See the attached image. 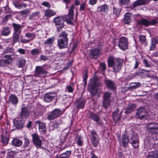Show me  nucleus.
I'll return each instance as SVG.
<instances>
[{
    "instance_id": "obj_1",
    "label": "nucleus",
    "mask_w": 158,
    "mask_h": 158,
    "mask_svg": "<svg viewBox=\"0 0 158 158\" xmlns=\"http://www.w3.org/2000/svg\"><path fill=\"white\" fill-rule=\"evenodd\" d=\"M129 142L134 148H137L139 146V136L135 132H132L128 135L127 137L125 135L122 136V143L124 147H126L128 142Z\"/></svg>"
},
{
    "instance_id": "obj_2",
    "label": "nucleus",
    "mask_w": 158,
    "mask_h": 158,
    "mask_svg": "<svg viewBox=\"0 0 158 158\" xmlns=\"http://www.w3.org/2000/svg\"><path fill=\"white\" fill-rule=\"evenodd\" d=\"M98 85V81L95 78H93L90 80L88 84V90L91 94L94 95L97 92Z\"/></svg>"
},
{
    "instance_id": "obj_3",
    "label": "nucleus",
    "mask_w": 158,
    "mask_h": 158,
    "mask_svg": "<svg viewBox=\"0 0 158 158\" xmlns=\"http://www.w3.org/2000/svg\"><path fill=\"white\" fill-rule=\"evenodd\" d=\"M147 129L149 132L153 134H158V124L156 123H149L147 125Z\"/></svg>"
},
{
    "instance_id": "obj_4",
    "label": "nucleus",
    "mask_w": 158,
    "mask_h": 158,
    "mask_svg": "<svg viewBox=\"0 0 158 158\" xmlns=\"http://www.w3.org/2000/svg\"><path fill=\"white\" fill-rule=\"evenodd\" d=\"M53 22L58 31H60L61 29L64 27V24L63 17L59 16L56 17L53 19Z\"/></svg>"
},
{
    "instance_id": "obj_5",
    "label": "nucleus",
    "mask_w": 158,
    "mask_h": 158,
    "mask_svg": "<svg viewBox=\"0 0 158 158\" xmlns=\"http://www.w3.org/2000/svg\"><path fill=\"white\" fill-rule=\"evenodd\" d=\"M12 59L10 55L5 56L4 58L0 59V67L7 66L11 63Z\"/></svg>"
},
{
    "instance_id": "obj_6",
    "label": "nucleus",
    "mask_w": 158,
    "mask_h": 158,
    "mask_svg": "<svg viewBox=\"0 0 158 158\" xmlns=\"http://www.w3.org/2000/svg\"><path fill=\"white\" fill-rule=\"evenodd\" d=\"M123 64V60L120 59H117L113 66V70L114 72H118L121 69Z\"/></svg>"
},
{
    "instance_id": "obj_7",
    "label": "nucleus",
    "mask_w": 158,
    "mask_h": 158,
    "mask_svg": "<svg viewBox=\"0 0 158 158\" xmlns=\"http://www.w3.org/2000/svg\"><path fill=\"white\" fill-rule=\"evenodd\" d=\"M119 47L122 50H125L127 48V39L124 37H122L119 40L118 44Z\"/></svg>"
},
{
    "instance_id": "obj_8",
    "label": "nucleus",
    "mask_w": 158,
    "mask_h": 158,
    "mask_svg": "<svg viewBox=\"0 0 158 158\" xmlns=\"http://www.w3.org/2000/svg\"><path fill=\"white\" fill-rule=\"evenodd\" d=\"M110 97L111 94L109 92H106L104 94L103 104L105 108H106L110 106Z\"/></svg>"
},
{
    "instance_id": "obj_9",
    "label": "nucleus",
    "mask_w": 158,
    "mask_h": 158,
    "mask_svg": "<svg viewBox=\"0 0 158 158\" xmlns=\"http://www.w3.org/2000/svg\"><path fill=\"white\" fill-rule=\"evenodd\" d=\"M47 71L41 67H37L36 68L35 75L37 77H44L47 74Z\"/></svg>"
},
{
    "instance_id": "obj_10",
    "label": "nucleus",
    "mask_w": 158,
    "mask_h": 158,
    "mask_svg": "<svg viewBox=\"0 0 158 158\" xmlns=\"http://www.w3.org/2000/svg\"><path fill=\"white\" fill-rule=\"evenodd\" d=\"M32 141L33 143L37 147H41L42 144V142L40 139L38 135L36 133H34L32 135Z\"/></svg>"
},
{
    "instance_id": "obj_11",
    "label": "nucleus",
    "mask_w": 158,
    "mask_h": 158,
    "mask_svg": "<svg viewBox=\"0 0 158 158\" xmlns=\"http://www.w3.org/2000/svg\"><path fill=\"white\" fill-rule=\"evenodd\" d=\"M68 40L63 39H57V45L60 49L66 48L68 44Z\"/></svg>"
},
{
    "instance_id": "obj_12",
    "label": "nucleus",
    "mask_w": 158,
    "mask_h": 158,
    "mask_svg": "<svg viewBox=\"0 0 158 158\" xmlns=\"http://www.w3.org/2000/svg\"><path fill=\"white\" fill-rule=\"evenodd\" d=\"M132 15L130 12H127L124 15L123 22L125 24H129L132 22Z\"/></svg>"
},
{
    "instance_id": "obj_13",
    "label": "nucleus",
    "mask_w": 158,
    "mask_h": 158,
    "mask_svg": "<svg viewBox=\"0 0 158 158\" xmlns=\"http://www.w3.org/2000/svg\"><path fill=\"white\" fill-rule=\"evenodd\" d=\"M145 110L144 108H140L137 110L136 115L138 116L141 118H146L148 117V115L145 112Z\"/></svg>"
},
{
    "instance_id": "obj_14",
    "label": "nucleus",
    "mask_w": 158,
    "mask_h": 158,
    "mask_svg": "<svg viewBox=\"0 0 158 158\" xmlns=\"http://www.w3.org/2000/svg\"><path fill=\"white\" fill-rule=\"evenodd\" d=\"M24 122L23 119H14L13 120L15 126L19 129L21 128L23 126Z\"/></svg>"
},
{
    "instance_id": "obj_15",
    "label": "nucleus",
    "mask_w": 158,
    "mask_h": 158,
    "mask_svg": "<svg viewBox=\"0 0 158 158\" xmlns=\"http://www.w3.org/2000/svg\"><path fill=\"white\" fill-rule=\"evenodd\" d=\"M61 114V111L58 109H55L52 113L49 115L48 118H56L60 115Z\"/></svg>"
},
{
    "instance_id": "obj_16",
    "label": "nucleus",
    "mask_w": 158,
    "mask_h": 158,
    "mask_svg": "<svg viewBox=\"0 0 158 158\" xmlns=\"http://www.w3.org/2000/svg\"><path fill=\"white\" fill-rule=\"evenodd\" d=\"M35 125L38 126L40 131L45 133L46 131L45 125L44 123L40 122V121H36L35 122Z\"/></svg>"
},
{
    "instance_id": "obj_17",
    "label": "nucleus",
    "mask_w": 158,
    "mask_h": 158,
    "mask_svg": "<svg viewBox=\"0 0 158 158\" xmlns=\"http://www.w3.org/2000/svg\"><path fill=\"white\" fill-rule=\"evenodd\" d=\"M11 29L9 27L6 26L3 27L1 33V35L2 36H6L10 33Z\"/></svg>"
},
{
    "instance_id": "obj_18",
    "label": "nucleus",
    "mask_w": 158,
    "mask_h": 158,
    "mask_svg": "<svg viewBox=\"0 0 158 158\" xmlns=\"http://www.w3.org/2000/svg\"><path fill=\"white\" fill-rule=\"evenodd\" d=\"M148 2V0H137L135 1L132 5L133 7L137 6L142 5Z\"/></svg>"
},
{
    "instance_id": "obj_19",
    "label": "nucleus",
    "mask_w": 158,
    "mask_h": 158,
    "mask_svg": "<svg viewBox=\"0 0 158 158\" xmlns=\"http://www.w3.org/2000/svg\"><path fill=\"white\" fill-rule=\"evenodd\" d=\"M73 14H71L69 13L67 15L63 17L64 19L68 23L72 24V21L73 19Z\"/></svg>"
},
{
    "instance_id": "obj_20",
    "label": "nucleus",
    "mask_w": 158,
    "mask_h": 158,
    "mask_svg": "<svg viewBox=\"0 0 158 158\" xmlns=\"http://www.w3.org/2000/svg\"><path fill=\"white\" fill-rule=\"evenodd\" d=\"M158 157V149L148 153L147 156V158H157Z\"/></svg>"
},
{
    "instance_id": "obj_21",
    "label": "nucleus",
    "mask_w": 158,
    "mask_h": 158,
    "mask_svg": "<svg viewBox=\"0 0 158 158\" xmlns=\"http://www.w3.org/2000/svg\"><path fill=\"white\" fill-rule=\"evenodd\" d=\"M54 98V96L51 94L47 93L45 94L44 100L46 102H50Z\"/></svg>"
},
{
    "instance_id": "obj_22",
    "label": "nucleus",
    "mask_w": 158,
    "mask_h": 158,
    "mask_svg": "<svg viewBox=\"0 0 158 158\" xmlns=\"http://www.w3.org/2000/svg\"><path fill=\"white\" fill-rule=\"evenodd\" d=\"M100 48L98 49H92L91 50L90 55L92 57L96 59L98 56L99 55Z\"/></svg>"
},
{
    "instance_id": "obj_23",
    "label": "nucleus",
    "mask_w": 158,
    "mask_h": 158,
    "mask_svg": "<svg viewBox=\"0 0 158 158\" xmlns=\"http://www.w3.org/2000/svg\"><path fill=\"white\" fill-rule=\"evenodd\" d=\"M29 114V112L28 109L26 107H23L22 109L21 114V118H27Z\"/></svg>"
},
{
    "instance_id": "obj_24",
    "label": "nucleus",
    "mask_w": 158,
    "mask_h": 158,
    "mask_svg": "<svg viewBox=\"0 0 158 158\" xmlns=\"http://www.w3.org/2000/svg\"><path fill=\"white\" fill-rule=\"evenodd\" d=\"M12 143L14 146L19 147L22 145V142L20 139L17 138H15L12 140Z\"/></svg>"
},
{
    "instance_id": "obj_25",
    "label": "nucleus",
    "mask_w": 158,
    "mask_h": 158,
    "mask_svg": "<svg viewBox=\"0 0 158 158\" xmlns=\"http://www.w3.org/2000/svg\"><path fill=\"white\" fill-rule=\"evenodd\" d=\"M56 14V12L51 9H48L44 12L45 16L48 17H50Z\"/></svg>"
},
{
    "instance_id": "obj_26",
    "label": "nucleus",
    "mask_w": 158,
    "mask_h": 158,
    "mask_svg": "<svg viewBox=\"0 0 158 158\" xmlns=\"http://www.w3.org/2000/svg\"><path fill=\"white\" fill-rule=\"evenodd\" d=\"M9 101L14 104H16L18 102L17 97L15 95L12 94L9 97Z\"/></svg>"
},
{
    "instance_id": "obj_27",
    "label": "nucleus",
    "mask_w": 158,
    "mask_h": 158,
    "mask_svg": "<svg viewBox=\"0 0 158 158\" xmlns=\"http://www.w3.org/2000/svg\"><path fill=\"white\" fill-rule=\"evenodd\" d=\"M158 139V135H156L155 137L153 138L151 137H148L147 140L148 144L150 145H154L156 143L154 142L155 141L157 140Z\"/></svg>"
},
{
    "instance_id": "obj_28",
    "label": "nucleus",
    "mask_w": 158,
    "mask_h": 158,
    "mask_svg": "<svg viewBox=\"0 0 158 158\" xmlns=\"http://www.w3.org/2000/svg\"><path fill=\"white\" fill-rule=\"evenodd\" d=\"M116 59H115V58L113 56H110L109 57L108 60V66L109 67H112L114 64Z\"/></svg>"
},
{
    "instance_id": "obj_29",
    "label": "nucleus",
    "mask_w": 158,
    "mask_h": 158,
    "mask_svg": "<svg viewBox=\"0 0 158 158\" xmlns=\"http://www.w3.org/2000/svg\"><path fill=\"white\" fill-rule=\"evenodd\" d=\"M91 140L93 145L95 147H97L99 142L98 136L91 137Z\"/></svg>"
},
{
    "instance_id": "obj_30",
    "label": "nucleus",
    "mask_w": 158,
    "mask_h": 158,
    "mask_svg": "<svg viewBox=\"0 0 158 158\" xmlns=\"http://www.w3.org/2000/svg\"><path fill=\"white\" fill-rule=\"evenodd\" d=\"M137 22L139 24L143 25L146 26L149 25V21L148 20L144 19H142L138 20L137 21Z\"/></svg>"
},
{
    "instance_id": "obj_31",
    "label": "nucleus",
    "mask_w": 158,
    "mask_h": 158,
    "mask_svg": "<svg viewBox=\"0 0 158 158\" xmlns=\"http://www.w3.org/2000/svg\"><path fill=\"white\" fill-rule=\"evenodd\" d=\"M98 9L101 12L107 13L108 10V7L106 4L101 5L98 7Z\"/></svg>"
},
{
    "instance_id": "obj_32",
    "label": "nucleus",
    "mask_w": 158,
    "mask_h": 158,
    "mask_svg": "<svg viewBox=\"0 0 158 158\" xmlns=\"http://www.w3.org/2000/svg\"><path fill=\"white\" fill-rule=\"evenodd\" d=\"M1 136V141L3 143V145H6L8 143L9 141V138L8 136H4L2 135Z\"/></svg>"
},
{
    "instance_id": "obj_33",
    "label": "nucleus",
    "mask_w": 158,
    "mask_h": 158,
    "mask_svg": "<svg viewBox=\"0 0 158 158\" xmlns=\"http://www.w3.org/2000/svg\"><path fill=\"white\" fill-rule=\"evenodd\" d=\"M15 6L17 8L20 9L25 8L27 5L25 3H22L21 4H19L17 2H15L14 3Z\"/></svg>"
},
{
    "instance_id": "obj_34",
    "label": "nucleus",
    "mask_w": 158,
    "mask_h": 158,
    "mask_svg": "<svg viewBox=\"0 0 158 158\" xmlns=\"http://www.w3.org/2000/svg\"><path fill=\"white\" fill-rule=\"evenodd\" d=\"M135 106L134 105H129L127 108L125 110V113L126 114H128L131 113L132 110L135 108Z\"/></svg>"
},
{
    "instance_id": "obj_35",
    "label": "nucleus",
    "mask_w": 158,
    "mask_h": 158,
    "mask_svg": "<svg viewBox=\"0 0 158 158\" xmlns=\"http://www.w3.org/2000/svg\"><path fill=\"white\" fill-rule=\"evenodd\" d=\"M13 25L15 31V33L20 34L21 31V26L15 23H13Z\"/></svg>"
},
{
    "instance_id": "obj_36",
    "label": "nucleus",
    "mask_w": 158,
    "mask_h": 158,
    "mask_svg": "<svg viewBox=\"0 0 158 158\" xmlns=\"http://www.w3.org/2000/svg\"><path fill=\"white\" fill-rule=\"evenodd\" d=\"M106 85L110 89H114L115 88L114 83L111 81L107 80L106 81Z\"/></svg>"
},
{
    "instance_id": "obj_37",
    "label": "nucleus",
    "mask_w": 158,
    "mask_h": 158,
    "mask_svg": "<svg viewBox=\"0 0 158 158\" xmlns=\"http://www.w3.org/2000/svg\"><path fill=\"white\" fill-rule=\"evenodd\" d=\"M71 153L70 151H67L60 155L59 158H68Z\"/></svg>"
},
{
    "instance_id": "obj_38",
    "label": "nucleus",
    "mask_w": 158,
    "mask_h": 158,
    "mask_svg": "<svg viewBox=\"0 0 158 158\" xmlns=\"http://www.w3.org/2000/svg\"><path fill=\"white\" fill-rule=\"evenodd\" d=\"M54 41V37H51L48 39L47 40L44 42V44L50 46L53 44Z\"/></svg>"
},
{
    "instance_id": "obj_39",
    "label": "nucleus",
    "mask_w": 158,
    "mask_h": 158,
    "mask_svg": "<svg viewBox=\"0 0 158 158\" xmlns=\"http://www.w3.org/2000/svg\"><path fill=\"white\" fill-rule=\"evenodd\" d=\"M59 39L68 40L67 34L64 31H62L59 35L58 39Z\"/></svg>"
},
{
    "instance_id": "obj_40",
    "label": "nucleus",
    "mask_w": 158,
    "mask_h": 158,
    "mask_svg": "<svg viewBox=\"0 0 158 158\" xmlns=\"http://www.w3.org/2000/svg\"><path fill=\"white\" fill-rule=\"evenodd\" d=\"M26 63V60L24 58H21L18 61V65L20 67H23Z\"/></svg>"
},
{
    "instance_id": "obj_41",
    "label": "nucleus",
    "mask_w": 158,
    "mask_h": 158,
    "mask_svg": "<svg viewBox=\"0 0 158 158\" xmlns=\"http://www.w3.org/2000/svg\"><path fill=\"white\" fill-rule=\"evenodd\" d=\"M118 109L116 108L112 114V117L113 118H119V115L118 113Z\"/></svg>"
},
{
    "instance_id": "obj_42",
    "label": "nucleus",
    "mask_w": 158,
    "mask_h": 158,
    "mask_svg": "<svg viewBox=\"0 0 158 158\" xmlns=\"http://www.w3.org/2000/svg\"><path fill=\"white\" fill-rule=\"evenodd\" d=\"M14 49L12 47H7L3 51L4 53H12L14 52Z\"/></svg>"
},
{
    "instance_id": "obj_43",
    "label": "nucleus",
    "mask_w": 158,
    "mask_h": 158,
    "mask_svg": "<svg viewBox=\"0 0 158 158\" xmlns=\"http://www.w3.org/2000/svg\"><path fill=\"white\" fill-rule=\"evenodd\" d=\"M31 53L33 55H36L41 54V51L39 49L35 48L31 51Z\"/></svg>"
},
{
    "instance_id": "obj_44",
    "label": "nucleus",
    "mask_w": 158,
    "mask_h": 158,
    "mask_svg": "<svg viewBox=\"0 0 158 158\" xmlns=\"http://www.w3.org/2000/svg\"><path fill=\"white\" fill-rule=\"evenodd\" d=\"M25 36L27 37L30 39L29 40H32L35 37V35L34 33H27L25 35Z\"/></svg>"
},
{
    "instance_id": "obj_45",
    "label": "nucleus",
    "mask_w": 158,
    "mask_h": 158,
    "mask_svg": "<svg viewBox=\"0 0 158 158\" xmlns=\"http://www.w3.org/2000/svg\"><path fill=\"white\" fill-rule=\"evenodd\" d=\"M19 34L17 33H15L13 35V44L17 42L19 39Z\"/></svg>"
},
{
    "instance_id": "obj_46",
    "label": "nucleus",
    "mask_w": 158,
    "mask_h": 158,
    "mask_svg": "<svg viewBox=\"0 0 158 158\" xmlns=\"http://www.w3.org/2000/svg\"><path fill=\"white\" fill-rule=\"evenodd\" d=\"M87 117L92 118H98V116L90 112H88L87 114Z\"/></svg>"
},
{
    "instance_id": "obj_47",
    "label": "nucleus",
    "mask_w": 158,
    "mask_h": 158,
    "mask_svg": "<svg viewBox=\"0 0 158 158\" xmlns=\"http://www.w3.org/2000/svg\"><path fill=\"white\" fill-rule=\"evenodd\" d=\"M24 142L23 146L24 148H26L29 146L30 142L28 139L26 137L24 138Z\"/></svg>"
},
{
    "instance_id": "obj_48",
    "label": "nucleus",
    "mask_w": 158,
    "mask_h": 158,
    "mask_svg": "<svg viewBox=\"0 0 158 158\" xmlns=\"http://www.w3.org/2000/svg\"><path fill=\"white\" fill-rule=\"evenodd\" d=\"M139 40L140 42L141 43H143L146 45V43L145 42L146 38L145 36L144 35H140L139 37Z\"/></svg>"
},
{
    "instance_id": "obj_49",
    "label": "nucleus",
    "mask_w": 158,
    "mask_h": 158,
    "mask_svg": "<svg viewBox=\"0 0 158 158\" xmlns=\"http://www.w3.org/2000/svg\"><path fill=\"white\" fill-rule=\"evenodd\" d=\"M140 84L139 83H134V85H131L130 88L132 89H135L140 87Z\"/></svg>"
},
{
    "instance_id": "obj_50",
    "label": "nucleus",
    "mask_w": 158,
    "mask_h": 158,
    "mask_svg": "<svg viewBox=\"0 0 158 158\" xmlns=\"http://www.w3.org/2000/svg\"><path fill=\"white\" fill-rule=\"evenodd\" d=\"M120 12L119 9H117L113 7V13L117 16H118Z\"/></svg>"
},
{
    "instance_id": "obj_51",
    "label": "nucleus",
    "mask_w": 158,
    "mask_h": 158,
    "mask_svg": "<svg viewBox=\"0 0 158 158\" xmlns=\"http://www.w3.org/2000/svg\"><path fill=\"white\" fill-rule=\"evenodd\" d=\"M77 142L79 146H82V145L83 142L82 141V138L81 137H79L78 138Z\"/></svg>"
},
{
    "instance_id": "obj_52",
    "label": "nucleus",
    "mask_w": 158,
    "mask_h": 158,
    "mask_svg": "<svg viewBox=\"0 0 158 158\" xmlns=\"http://www.w3.org/2000/svg\"><path fill=\"white\" fill-rule=\"evenodd\" d=\"M85 105L84 101H82L81 102L79 103L77 106V108L78 109L82 108Z\"/></svg>"
},
{
    "instance_id": "obj_53",
    "label": "nucleus",
    "mask_w": 158,
    "mask_h": 158,
    "mask_svg": "<svg viewBox=\"0 0 158 158\" xmlns=\"http://www.w3.org/2000/svg\"><path fill=\"white\" fill-rule=\"evenodd\" d=\"M73 84H72L67 87V88L69 92H73Z\"/></svg>"
},
{
    "instance_id": "obj_54",
    "label": "nucleus",
    "mask_w": 158,
    "mask_h": 158,
    "mask_svg": "<svg viewBox=\"0 0 158 158\" xmlns=\"http://www.w3.org/2000/svg\"><path fill=\"white\" fill-rule=\"evenodd\" d=\"M18 51L21 54L24 55L26 53L25 49L22 48H19L18 49Z\"/></svg>"
},
{
    "instance_id": "obj_55",
    "label": "nucleus",
    "mask_w": 158,
    "mask_h": 158,
    "mask_svg": "<svg viewBox=\"0 0 158 158\" xmlns=\"http://www.w3.org/2000/svg\"><path fill=\"white\" fill-rule=\"evenodd\" d=\"M130 0H121L120 3L121 4L123 5H126L128 3Z\"/></svg>"
},
{
    "instance_id": "obj_56",
    "label": "nucleus",
    "mask_w": 158,
    "mask_h": 158,
    "mask_svg": "<svg viewBox=\"0 0 158 158\" xmlns=\"http://www.w3.org/2000/svg\"><path fill=\"white\" fill-rule=\"evenodd\" d=\"M94 121H95L97 124H98L100 125H102L103 124L102 122L101 121L100 119H93Z\"/></svg>"
},
{
    "instance_id": "obj_57",
    "label": "nucleus",
    "mask_w": 158,
    "mask_h": 158,
    "mask_svg": "<svg viewBox=\"0 0 158 158\" xmlns=\"http://www.w3.org/2000/svg\"><path fill=\"white\" fill-rule=\"evenodd\" d=\"M100 66L102 69L103 71H105L106 69V65L104 63H101L100 64Z\"/></svg>"
},
{
    "instance_id": "obj_58",
    "label": "nucleus",
    "mask_w": 158,
    "mask_h": 158,
    "mask_svg": "<svg viewBox=\"0 0 158 158\" xmlns=\"http://www.w3.org/2000/svg\"><path fill=\"white\" fill-rule=\"evenodd\" d=\"M90 132L91 134V137L98 136L97 134L94 130H92L90 131Z\"/></svg>"
},
{
    "instance_id": "obj_59",
    "label": "nucleus",
    "mask_w": 158,
    "mask_h": 158,
    "mask_svg": "<svg viewBox=\"0 0 158 158\" xmlns=\"http://www.w3.org/2000/svg\"><path fill=\"white\" fill-rule=\"evenodd\" d=\"M29 10L27 9H25L20 11V13L22 14H26L29 13Z\"/></svg>"
},
{
    "instance_id": "obj_60",
    "label": "nucleus",
    "mask_w": 158,
    "mask_h": 158,
    "mask_svg": "<svg viewBox=\"0 0 158 158\" xmlns=\"http://www.w3.org/2000/svg\"><path fill=\"white\" fill-rule=\"evenodd\" d=\"M157 23L156 19H153L149 21V25H154Z\"/></svg>"
},
{
    "instance_id": "obj_61",
    "label": "nucleus",
    "mask_w": 158,
    "mask_h": 158,
    "mask_svg": "<svg viewBox=\"0 0 158 158\" xmlns=\"http://www.w3.org/2000/svg\"><path fill=\"white\" fill-rule=\"evenodd\" d=\"M74 8V6L73 5L71 6L70 7V9L69 10V13H70V14H73V9Z\"/></svg>"
},
{
    "instance_id": "obj_62",
    "label": "nucleus",
    "mask_w": 158,
    "mask_h": 158,
    "mask_svg": "<svg viewBox=\"0 0 158 158\" xmlns=\"http://www.w3.org/2000/svg\"><path fill=\"white\" fill-rule=\"evenodd\" d=\"M151 41L156 44L158 43V37H156L152 39Z\"/></svg>"
},
{
    "instance_id": "obj_63",
    "label": "nucleus",
    "mask_w": 158,
    "mask_h": 158,
    "mask_svg": "<svg viewBox=\"0 0 158 158\" xmlns=\"http://www.w3.org/2000/svg\"><path fill=\"white\" fill-rule=\"evenodd\" d=\"M21 41L23 43H29L30 41V40H27L24 38H22L21 39Z\"/></svg>"
},
{
    "instance_id": "obj_64",
    "label": "nucleus",
    "mask_w": 158,
    "mask_h": 158,
    "mask_svg": "<svg viewBox=\"0 0 158 158\" xmlns=\"http://www.w3.org/2000/svg\"><path fill=\"white\" fill-rule=\"evenodd\" d=\"M156 44L152 42L151 45L150 47V50H153L156 47Z\"/></svg>"
}]
</instances>
